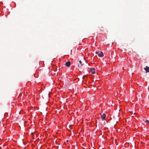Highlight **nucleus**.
<instances>
[{
    "mask_svg": "<svg viewBox=\"0 0 149 149\" xmlns=\"http://www.w3.org/2000/svg\"><path fill=\"white\" fill-rule=\"evenodd\" d=\"M95 69L94 68H91L90 69V71L91 72V73L93 74H95Z\"/></svg>",
    "mask_w": 149,
    "mask_h": 149,
    "instance_id": "obj_1",
    "label": "nucleus"
},
{
    "mask_svg": "<svg viewBox=\"0 0 149 149\" xmlns=\"http://www.w3.org/2000/svg\"><path fill=\"white\" fill-rule=\"evenodd\" d=\"M71 62L70 61H68L66 62V66L69 67H70L71 65Z\"/></svg>",
    "mask_w": 149,
    "mask_h": 149,
    "instance_id": "obj_2",
    "label": "nucleus"
},
{
    "mask_svg": "<svg viewBox=\"0 0 149 149\" xmlns=\"http://www.w3.org/2000/svg\"><path fill=\"white\" fill-rule=\"evenodd\" d=\"M144 70L146 71V72H149V67L146 66L145 68H144Z\"/></svg>",
    "mask_w": 149,
    "mask_h": 149,
    "instance_id": "obj_3",
    "label": "nucleus"
},
{
    "mask_svg": "<svg viewBox=\"0 0 149 149\" xmlns=\"http://www.w3.org/2000/svg\"><path fill=\"white\" fill-rule=\"evenodd\" d=\"M106 116V115L104 113H103L102 115H101V118L103 120H105Z\"/></svg>",
    "mask_w": 149,
    "mask_h": 149,
    "instance_id": "obj_4",
    "label": "nucleus"
},
{
    "mask_svg": "<svg viewBox=\"0 0 149 149\" xmlns=\"http://www.w3.org/2000/svg\"><path fill=\"white\" fill-rule=\"evenodd\" d=\"M98 56L99 57H101L104 56L103 53L102 52H101L100 53L98 54Z\"/></svg>",
    "mask_w": 149,
    "mask_h": 149,
    "instance_id": "obj_5",
    "label": "nucleus"
},
{
    "mask_svg": "<svg viewBox=\"0 0 149 149\" xmlns=\"http://www.w3.org/2000/svg\"><path fill=\"white\" fill-rule=\"evenodd\" d=\"M145 123L146 124H149V120H145Z\"/></svg>",
    "mask_w": 149,
    "mask_h": 149,
    "instance_id": "obj_6",
    "label": "nucleus"
},
{
    "mask_svg": "<svg viewBox=\"0 0 149 149\" xmlns=\"http://www.w3.org/2000/svg\"><path fill=\"white\" fill-rule=\"evenodd\" d=\"M79 63L81 64V66L82 65V62L81 61H79Z\"/></svg>",
    "mask_w": 149,
    "mask_h": 149,
    "instance_id": "obj_7",
    "label": "nucleus"
},
{
    "mask_svg": "<svg viewBox=\"0 0 149 149\" xmlns=\"http://www.w3.org/2000/svg\"><path fill=\"white\" fill-rule=\"evenodd\" d=\"M87 76L86 75L84 76L83 77V79H84V78L86 77H87Z\"/></svg>",
    "mask_w": 149,
    "mask_h": 149,
    "instance_id": "obj_8",
    "label": "nucleus"
},
{
    "mask_svg": "<svg viewBox=\"0 0 149 149\" xmlns=\"http://www.w3.org/2000/svg\"><path fill=\"white\" fill-rule=\"evenodd\" d=\"M98 53H99V52H95V54H98Z\"/></svg>",
    "mask_w": 149,
    "mask_h": 149,
    "instance_id": "obj_9",
    "label": "nucleus"
},
{
    "mask_svg": "<svg viewBox=\"0 0 149 149\" xmlns=\"http://www.w3.org/2000/svg\"><path fill=\"white\" fill-rule=\"evenodd\" d=\"M78 66L79 67V64L78 65Z\"/></svg>",
    "mask_w": 149,
    "mask_h": 149,
    "instance_id": "obj_10",
    "label": "nucleus"
},
{
    "mask_svg": "<svg viewBox=\"0 0 149 149\" xmlns=\"http://www.w3.org/2000/svg\"><path fill=\"white\" fill-rule=\"evenodd\" d=\"M71 51H72V50H70V52H71Z\"/></svg>",
    "mask_w": 149,
    "mask_h": 149,
    "instance_id": "obj_11",
    "label": "nucleus"
},
{
    "mask_svg": "<svg viewBox=\"0 0 149 149\" xmlns=\"http://www.w3.org/2000/svg\"><path fill=\"white\" fill-rule=\"evenodd\" d=\"M66 141L68 142V141L67 140Z\"/></svg>",
    "mask_w": 149,
    "mask_h": 149,
    "instance_id": "obj_12",
    "label": "nucleus"
}]
</instances>
